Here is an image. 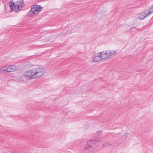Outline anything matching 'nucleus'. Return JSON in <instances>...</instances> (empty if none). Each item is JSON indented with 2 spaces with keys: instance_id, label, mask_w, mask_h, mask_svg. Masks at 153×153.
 I'll use <instances>...</instances> for the list:
<instances>
[{
  "instance_id": "2eb2a0df",
  "label": "nucleus",
  "mask_w": 153,
  "mask_h": 153,
  "mask_svg": "<svg viewBox=\"0 0 153 153\" xmlns=\"http://www.w3.org/2000/svg\"><path fill=\"white\" fill-rule=\"evenodd\" d=\"M69 33H68V32H67V34H69Z\"/></svg>"
},
{
  "instance_id": "dca6fc26",
  "label": "nucleus",
  "mask_w": 153,
  "mask_h": 153,
  "mask_svg": "<svg viewBox=\"0 0 153 153\" xmlns=\"http://www.w3.org/2000/svg\"><path fill=\"white\" fill-rule=\"evenodd\" d=\"M152 7H153V6H152Z\"/></svg>"
},
{
  "instance_id": "20e7f679",
  "label": "nucleus",
  "mask_w": 153,
  "mask_h": 153,
  "mask_svg": "<svg viewBox=\"0 0 153 153\" xmlns=\"http://www.w3.org/2000/svg\"><path fill=\"white\" fill-rule=\"evenodd\" d=\"M86 148L87 150L92 151L96 147V144L94 141L90 140L87 142Z\"/></svg>"
},
{
  "instance_id": "ddd939ff",
  "label": "nucleus",
  "mask_w": 153,
  "mask_h": 153,
  "mask_svg": "<svg viewBox=\"0 0 153 153\" xmlns=\"http://www.w3.org/2000/svg\"><path fill=\"white\" fill-rule=\"evenodd\" d=\"M27 16L29 17H32L33 16L32 13V11L31 10H30L28 13V14H27Z\"/></svg>"
},
{
  "instance_id": "1a4fd4ad",
  "label": "nucleus",
  "mask_w": 153,
  "mask_h": 153,
  "mask_svg": "<svg viewBox=\"0 0 153 153\" xmlns=\"http://www.w3.org/2000/svg\"><path fill=\"white\" fill-rule=\"evenodd\" d=\"M147 15V13H146L145 11L144 12L140 13L139 15V18L140 19L142 20L145 18Z\"/></svg>"
},
{
  "instance_id": "f8f14e48",
  "label": "nucleus",
  "mask_w": 153,
  "mask_h": 153,
  "mask_svg": "<svg viewBox=\"0 0 153 153\" xmlns=\"http://www.w3.org/2000/svg\"><path fill=\"white\" fill-rule=\"evenodd\" d=\"M31 10L32 11V13L33 16L35 15H36L38 14V13H36V11H34L33 9H32V8H31Z\"/></svg>"
},
{
  "instance_id": "4468645a",
  "label": "nucleus",
  "mask_w": 153,
  "mask_h": 153,
  "mask_svg": "<svg viewBox=\"0 0 153 153\" xmlns=\"http://www.w3.org/2000/svg\"><path fill=\"white\" fill-rule=\"evenodd\" d=\"M111 144L109 143L108 142H107L105 143L104 144H103L104 146L106 147L110 145H111Z\"/></svg>"
},
{
  "instance_id": "6e6552de",
  "label": "nucleus",
  "mask_w": 153,
  "mask_h": 153,
  "mask_svg": "<svg viewBox=\"0 0 153 153\" xmlns=\"http://www.w3.org/2000/svg\"><path fill=\"white\" fill-rule=\"evenodd\" d=\"M34 11H36V13H38L40 11L42 8V7L37 5H34L31 7Z\"/></svg>"
},
{
  "instance_id": "f03ea898",
  "label": "nucleus",
  "mask_w": 153,
  "mask_h": 153,
  "mask_svg": "<svg viewBox=\"0 0 153 153\" xmlns=\"http://www.w3.org/2000/svg\"><path fill=\"white\" fill-rule=\"evenodd\" d=\"M100 53H101V57L102 59V61L115 55L117 53V51L113 50H107L105 53L104 52Z\"/></svg>"
},
{
  "instance_id": "9d476101",
  "label": "nucleus",
  "mask_w": 153,
  "mask_h": 153,
  "mask_svg": "<svg viewBox=\"0 0 153 153\" xmlns=\"http://www.w3.org/2000/svg\"><path fill=\"white\" fill-rule=\"evenodd\" d=\"M145 12L146 13H147V15H149L153 13V7L152 6L149 10H146Z\"/></svg>"
},
{
  "instance_id": "9b49d317",
  "label": "nucleus",
  "mask_w": 153,
  "mask_h": 153,
  "mask_svg": "<svg viewBox=\"0 0 153 153\" xmlns=\"http://www.w3.org/2000/svg\"><path fill=\"white\" fill-rule=\"evenodd\" d=\"M120 134V133H118V136L120 137L121 136ZM127 137V134H124V135L123 136H121L120 137V138L121 139L124 140L126 139V138Z\"/></svg>"
},
{
  "instance_id": "0eeeda50",
  "label": "nucleus",
  "mask_w": 153,
  "mask_h": 153,
  "mask_svg": "<svg viewBox=\"0 0 153 153\" xmlns=\"http://www.w3.org/2000/svg\"><path fill=\"white\" fill-rule=\"evenodd\" d=\"M10 11L12 12L16 10H17V7L16 6V4H15L12 1H10Z\"/></svg>"
},
{
  "instance_id": "f257e3e1",
  "label": "nucleus",
  "mask_w": 153,
  "mask_h": 153,
  "mask_svg": "<svg viewBox=\"0 0 153 153\" xmlns=\"http://www.w3.org/2000/svg\"><path fill=\"white\" fill-rule=\"evenodd\" d=\"M45 70L42 67H39L25 71L24 76L28 79H34L43 76L45 73Z\"/></svg>"
},
{
  "instance_id": "7ed1b4c3",
  "label": "nucleus",
  "mask_w": 153,
  "mask_h": 153,
  "mask_svg": "<svg viewBox=\"0 0 153 153\" xmlns=\"http://www.w3.org/2000/svg\"><path fill=\"white\" fill-rule=\"evenodd\" d=\"M16 69V66L13 65L4 66L1 68V73H5L7 72H13Z\"/></svg>"
},
{
  "instance_id": "423d86ee",
  "label": "nucleus",
  "mask_w": 153,
  "mask_h": 153,
  "mask_svg": "<svg viewBox=\"0 0 153 153\" xmlns=\"http://www.w3.org/2000/svg\"><path fill=\"white\" fill-rule=\"evenodd\" d=\"M101 53H97L93 57L94 62H99L102 61V59L101 57Z\"/></svg>"
},
{
  "instance_id": "39448f33",
  "label": "nucleus",
  "mask_w": 153,
  "mask_h": 153,
  "mask_svg": "<svg viewBox=\"0 0 153 153\" xmlns=\"http://www.w3.org/2000/svg\"><path fill=\"white\" fill-rule=\"evenodd\" d=\"M16 6L17 7V10L16 11V13L18 12L19 9L21 10L22 9L24 4L23 0H21L19 1H17L16 2Z\"/></svg>"
}]
</instances>
